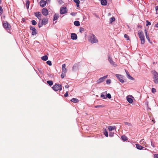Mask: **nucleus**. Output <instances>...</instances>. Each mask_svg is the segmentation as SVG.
<instances>
[{"label": "nucleus", "mask_w": 158, "mask_h": 158, "mask_svg": "<svg viewBox=\"0 0 158 158\" xmlns=\"http://www.w3.org/2000/svg\"><path fill=\"white\" fill-rule=\"evenodd\" d=\"M106 97V98H108L109 99H110L111 98V95L110 94H107Z\"/></svg>", "instance_id": "e433bc0d"}, {"label": "nucleus", "mask_w": 158, "mask_h": 158, "mask_svg": "<svg viewBox=\"0 0 158 158\" xmlns=\"http://www.w3.org/2000/svg\"><path fill=\"white\" fill-rule=\"evenodd\" d=\"M152 73L153 75V78L154 83L156 84H158V73L155 70L153 71Z\"/></svg>", "instance_id": "f03ea898"}, {"label": "nucleus", "mask_w": 158, "mask_h": 158, "mask_svg": "<svg viewBox=\"0 0 158 158\" xmlns=\"http://www.w3.org/2000/svg\"><path fill=\"white\" fill-rule=\"evenodd\" d=\"M48 19L47 18L43 19L42 21V23L44 25L48 23Z\"/></svg>", "instance_id": "4468645a"}, {"label": "nucleus", "mask_w": 158, "mask_h": 158, "mask_svg": "<svg viewBox=\"0 0 158 158\" xmlns=\"http://www.w3.org/2000/svg\"><path fill=\"white\" fill-rule=\"evenodd\" d=\"M46 4V2L44 0H41L40 2V6L42 7H44Z\"/></svg>", "instance_id": "9d476101"}, {"label": "nucleus", "mask_w": 158, "mask_h": 158, "mask_svg": "<svg viewBox=\"0 0 158 158\" xmlns=\"http://www.w3.org/2000/svg\"><path fill=\"white\" fill-rule=\"evenodd\" d=\"M75 13H71V15H74Z\"/></svg>", "instance_id": "052dcab7"}, {"label": "nucleus", "mask_w": 158, "mask_h": 158, "mask_svg": "<svg viewBox=\"0 0 158 158\" xmlns=\"http://www.w3.org/2000/svg\"><path fill=\"white\" fill-rule=\"evenodd\" d=\"M31 23L33 25H35L36 24L37 22L35 21V20H33L31 21Z\"/></svg>", "instance_id": "72a5a7b5"}, {"label": "nucleus", "mask_w": 158, "mask_h": 158, "mask_svg": "<svg viewBox=\"0 0 158 158\" xmlns=\"http://www.w3.org/2000/svg\"><path fill=\"white\" fill-rule=\"evenodd\" d=\"M146 38H147V39L148 40H149V35H146Z\"/></svg>", "instance_id": "13d9d810"}, {"label": "nucleus", "mask_w": 158, "mask_h": 158, "mask_svg": "<svg viewBox=\"0 0 158 158\" xmlns=\"http://www.w3.org/2000/svg\"><path fill=\"white\" fill-rule=\"evenodd\" d=\"M65 67H66V65L65 64H62V69H66L65 68Z\"/></svg>", "instance_id": "49530a36"}, {"label": "nucleus", "mask_w": 158, "mask_h": 158, "mask_svg": "<svg viewBox=\"0 0 158 158\" xmlns=\"http://www.w3.org/2000/svg\"><path fill=\"white\" fill-rule=\"evenodd\" d=\"M65 75V73H62L61 74V77L62 78H64Z\"/></svg>", "instance_id": "79ce46f5"}, {"label": "nucleus", "mask_w": 158, "mask_h": 158, "mask_svg": "<svg viewBox=\"0 0 158 158\" xmlns=\"http://www.w3.org/2000/svg\"><path fill=\"white\" fill-rule=\"evenodd\" d=\"M46 63H47V64L48 65L50 66H51L52 65V63H51V61L50 60H48V61H47Z\"/></svg>", "instance_id": "58836bf2"}, {"label": "nucleus", "mask_w": 158, "mask_h": 158, "mask_svg": "<svg viewBox=\"0 0 158 158\" xmlns=\"http://www.w3.org/2000/svg\"><path fill=\"white\" fill-rule=\"evenodd\" d=\"M127 77L130 80H134V79L131 76L130 74L127 75Z\"/></svg>", "instance_id": "2f4dec72"}, {"label": "nucleus", "mask_w": 158, "mask_h": 158, "mask_svg": "<svg viewBox=\"0 0 158 158\" xmlns=\"http://www.w3.org/2000/svg\"><path fill=\"white\" fill-rule=\"evenodd\" d=\"M125 72H126V74H127V75H128L129 74L128 71H127V70H125Z\"/></svg>", "instance_id": "4d7b16f0"}, {"label": "nucleus", "mask_w": 158, "mask_h": 158, "mask_svg": "<svg viewBox=\"0 0 158 158\" xmlns=\"http://www.w3.org/2000/svg\"><path fill=\"white\" fill-rule=\"evenodd\" d=\"M152 92L154 93L156 92V89H155L154 88H152Z\"/></svg>", "instance_id": "09e8293b"}, {"label": "nucleus", "mask_w": 158, "mask_h": 158, "mask_svg": "<svg viewBox=\"0 0 158 158\" xmlns=\"http://www.w3.org/2000/svg\"><path fill=\"white\" fill-rule=\"evenodd\" d=\"M74 2L76 3V6L77 7L79 6L80 2L79 0H73Z\"/></svg>", "instance_id": "5701e85b"}, {"label": "nucleus", "mask_w": 158, "mask_h": 158, "mask_svg": "<svg viewBox=\"0 0 158 158\" xmlns=\"http://www.w3.org/2000/svg\"><path fill=\"white\" fill-rule=\"evenodd\" d=\"M106 92L102 93L101 95V97L103 99H106V97L105 95Z\"/></svg>", "instance_id": "393cba45"}, {"label": "nucleus", "mask_w": 158, "mask_h": 158, "mask_svg": "<svg viewBox=\"0 0 158 158\" xmlns=\"http://www.w3.org/2000/svg\"><path fill=\"white\" fill-rule=\"evenodd\" d=\"M138 34L139 38L144 36L143 31L141 30H139L138 31Z\"/></svg>", "instance_id": "dca6fc26"}, {"label": "nucleus", "mask_w": 158, "mask_h": 158, "mask_svg": "<svg viewBox=\"0 0 158 158\" xmlns=\"http://www.w3.org/2000/svg\"><path fill=\"white\" fill-rule=\"evenodd\" d=\"M124 124H125V125H130V124L129 123H128V122H125L124 123Z\"/></svg>", "instance_id": "5fc2aeb1"}, {"label": "nucleus", "mask_w": 158, "mask_h": 158, "mask_svg": "<svg viewBox=\"0 0 158 158\" xmlns=\"http://www.w3.org/2000/svg\"><path fill=\"white\" fill-rule=\"evenodd\" d=\"M71 101L74 103H76L78 101V100L77 98H73L71 100Z\"/></svg>", "instance_id": "bb28decb"}, {"label": "nucleus", "mask_w": 158, "mask_h": 158, "mask_svg": "<svg viewBox=\"0 0 158 158\" xmlns=\"http://www.w3.org/2000/svg\"><path fill=\"white\" fill-rule=\"evenodd\" d=\"M136 148L138 149L141 150L143 148H144L142 146L139 144H136Z\"/></svg>", "instance_id": "6ab92c4d"}, {"label": "nucleus", "mask_w": 158, "mask_h": 158, "mask_svg": "<svg viewBox=\"0 0 158 158\" xmlns=\"http://www.w3.org/2000/svg\"><path fill=\"white\" fill-rule=\"evenodd\" d=\"M146 22L147 23L146 25L147 26L148 25H150L151 24V23L148 20L146 21Z\"/></svg>", "instance_id": "c03bdc74"}, {"label": "nucleus", "mask_w": 158, "mask_h": 158, "mask_svg": "<svg viewBox=\"0 0 158 158\" xmlns=\"http://www.w3.org/2000/svg\"><path fill=\"white\" fill-rule=\"evenodd\" d=\"M151 143L152 146L154 148L155 147V145L154 144L152 143V141H151Z\"/></svg>", "instance_id": "864d4df0"}, {"label": "nucleus", "mask_w": 158, "mask_h": 158, "mask_svg": "<svg viewBox=\"0 0 158 158\" xmlns=\"http://www.w3.org/2000/svg\"><path fill=\"white\" fill-rule=\"evenodd\" d=\"M104 135L106 137H108V132L106 131V130L105 132H104Z\"/></svg>", "instance_id": "f704fd0d"}, {"label": "nucleus", "mask_w": 158, "mask_h": 158, "mask_svg": "<svg viewBox=\"0 0 158 158\" xmlns=\"http://www.w3.org/2000/svg\"><path fill=\"white\" fill-rule=\"evenodd\" d=\"M116 129V127L115 126H110L108 127V130L110 131H111L113 130Z\"/></svg>", "instance_id": "a211bd4d"}, {"label": "nucleus", "mask_w": 158, "mask_h": 158, "mask_svg": "<svg viewBox=\"0 0 158 158\" xmlns=\"http://www.w3.org/2000/svg\"><path fill=\"white\" fill-rule=\"evenodd\" d=\"M59 16L60 15L58 13L55 14L53 16V20L55 21L57 20Z\"/></svg>", "instance_id": "2eb2a0df"}, {"label": "nucleus", "mask_w": 158, "mask_h": 158, "mask_svg": "<svg viewBox=\"0 0 158 158\" xmlns=\"http://www.w3.org/2000/svg\"><path fill=\"white\" fill-rule=\"evenodd\" d=\"M108 60L111 64L112 65L114 64V62L113 61L112 58H111L109 56L108 57Z\"/></svg>", "instance_id": "412c9836"}, {"label": "nucleus", "mask_w": 158, "mask_h": 158, "mask_svg": "<svg viewBox=\"0 0 158 158\" xmlns=\"http://www.w3.org/2000/svg\"><path fill=\"white\" fill-rule=\"evenodd\" d=\"M140 143L141 144L144 145L146 143V142H145V140L144 139H142L140 141Z\"/></svg>", "instance_id": "cd10ccee"}, {"label": "nucleus", "mask_w": 158, "mask_h": 158, "mask_svg": "<svg viewBox=\"0 0 158 158\" xmlns=\"http://www.w3.org/2000/svg\"><path fill=\"white\" fill-rule=\"evenodd\" d=\"M30 29L32 31L31 34L32 35H36L37 34V32L35 28L33 26L30 27Z\"/></svg>", "instance_id": "20e7f679"}, {"label": "nucleus", "mask_w": 158, "mask_h": 158, "mask_svg": "<svg viewBox=\"0 0 158 158\" xmlns=\"http://www.w3.org/2000/svg\"><path fill=\"white\" fill-rule=\"evenodd\" d=\"M53 89L55 91H60L62 89V86L60 84H55L52 87Z\"/></svg>", "instance_id": "7ed1b4c3"}, {"label": "nucleus", "mask_w": 158, "mask_h": 158, "mask_svg": "<svg viewBox=\"0 0 158 158\" xmlns=\"http://www.w3.org/2000/svg\"><path fill=\"white\" fill-rule=\"evenodd\" d=\"M133 98L131 95L128 96L127 97V99L129 103H131L133 102V100L131 98Z\"/></svg>", "instance_id": "9b49d317"}, {"label": "nucleus", "mask_w": 158, "mask_h": 158, "mask_svg": "<svg viewBox=\"0 0 158 158\" xmlns=\"http://www.w3.org/2000/svg\"><path fill=\"white\" fill-rule=\"evenodd\" d=\"M154 158H158V154H155L154 155Z\"/></svg>", "instance_id": "de8ad7c7"}, {"label": "nucleus", "mask_w": 158, "mask_h": 158, "mask_svg": "<svg viewBox=\"0 0 158 158\" xmlns=\"http://www.w3.org/2000/svg\"><path fill=\"white\" fill-rule=\"evenodd\" d=\"M110 15V14L109 13V15Z\"/></svg>", "instance_id": "69168bd1"}, {"label": "nucleus", "mask_w": 158, "mask_h": 158, "mask_svg": "<svg viewBox=\"0 0 158 158\" xmlns=\"http://www.w3.org/2000/svg\"><path fill=\"white\" fill-rule=\"evenodd\" d=\"M110 15V14L109 13V15Z\"/></svg>", "instance_id": "338daca9"}, {"label": "nucleus", "mask_w": 158, "mask_h": 158, "mask_svg": "<svg viewBox=\"0 0 158 158\" xmlns=\"http://www.w3.org/2000/svg\"><path fill=\"white\" fill-rule=\"evenodd\" d=\"M41 59L44 61H46L48 59V57L47 55L41 57Z\"/></svg>", "instance_id": "b1692460"}, {"label": "nucleus", "mask_w": 158, "mask_h": 158, "mask_svg": "<svg viewBox=\"0 0 158 158\" xmlns=\"http://www.w3.org/2000/svg\"><path fill=\"white\" fill-rule=\"evenodd\" d=\"M156 11V13L158 12V6H156L155 7Z\"/></svg>", "instance_id": "8fccbe9b"}, {"label": "nucleus", "mask_w": 158, "mask_h": 158, "mask_svg": "<svg viewBox=\"0 0 158 158\" xmlns=\"http://www.w3.org/2000/svg\"><path fill=\"white\" fill-rule=\"evenodd\" d=\"M122 139L124 141H126L127 140V138L125 135H123L121 136Z\"/></svg>", "instance_id": "c85d7f7f"}, {"label": "nucleus", "mask_w": 158, "mask_h": 158, "mask_svg": "<svg viewBox=\"0 0 158 158\" xmlns=\"http://www.w3.org/2000/svg\"><path fill=\"white\" fill-rule=\"evenodd\" d=\"M158 2V0H156Z\"/></svg>", "instance_id": "774afa93"}, {"label": "nucleus", "mask_w": 158, "mask_h": 158, "mask_svg": "<svg viewBox=\"0 0 158 158\" xmlns=\"http://www.w3.org/2000/svg\"><path fill=\"white\" fill-rule=\"evenodd\" d=\"M144 31H145V35L146 36V35H148V34L147 33L146 30V29H145Z\"/></svg>", "instance_id": "6e6d98bb"}, {"label": "nucleus", "mask_w": 158, "mask_h": 158, "mask_svg": "<svg viewBox=\"0 0 158 158\" xmlns=\"http://www.w3.org/2000/svg\"><path fill=\"white\" fill-rule=\"evenodd\" d=\"M116 77L119 80L121 83H123L124 82V80L123 79V76L119 74H116Z\"/></svg>", "instance_id": "423d86ee"}, {"label": "nucleus", "mask_w": 158, "mask_h": 158, "mask_svg": "<svg viewBox=\"0 0 158 158\" xmlns=\"http://www.w3.org/2000/svg\"><path fill=\"white\" fill-rule=\"evenodd\" d=\"M65 87L66 88H68L69 87V85H66L65 86Z\"/></svg>", "instance_id": "bf43d9fd"}, {"label": "nucleus", "mask_w": 158, "mask_h": 158, "mask_svg": "<svg viewBox=\"0 0 158 158\" xmlns=\"http://www.w3.org/2000/svg\"><path fill=\"white\" fill-rule=\"evenodd\" d=\"M47 82L50 86L52 85L53 84L52 81H48Z\"/></svg>", "instance_id": "c756f323"}, {"label": "nucleus", "mask_w": 158, "mask_h": 158, "mask_svg": "<svg viewBox=\"0 0 158 158\" xmlns=\"http://www.w3.org/2000/svg\"><path fill=\"white\" fill-rule=\"evenodd\" d=\"M115 20V18L114 17H112L110 19V23H112V22L114 21Z\"/></svg>", "instance_id": "473e14b6"}, {"label": "nucleus", "mask_w": 158, "mask_h": 158, "mask_svg": "<svg viewBox=\"0 0 158 158\" xmlns=\"http://www.w3.org/2000/svg\"><path fill=\"white\" fill-rule=\"evenodd\" d=\"M85 16H84L83 17V20H84V19H85Z\"/></svg>", "instance_id": "680f3d73"}, {"label": "nucleus", "mask_w": 158, "mask_h": 158, "mask_svg": "<svg viewBox=\"0 0 158 158\" xmlns=\"http://www.w3.org/2000/svg\"><path fill=\"white\" fill-rule=\"evenodd\" d=\"M107 75L104 76L103 77L100 78L99 79L97 80V82L98 84H99L101 83L104 80H105L106 78H107Z\"/></svg>", "instance_id": "0eeeda50"}, {"label": "nucleus", "mask_w": 158, "mask_h": 158, "mask_svg": "<svg viewBox=\"0 0 158 158\" xmlns=\"http://www.w3.org/2000/svg\"><path fill=\"white\" fill-rule=\"evenodd\" d=\"M101 3L102 6H105L107 4V0H101Z\"/></svg>", "instance_id": "f3484780"}, {"label": "nucleus", "mask_w": 158, "mask_h": 158, "mask_svg": "<svg viewBox=\"0 0 158 158\" xmlns=\"http://www.w3.org/2000/svg\"><path fill=\"white\" fill-rule=\"evenodd\" d=\"M124 37L126 38L127 39V40H129V36H128V35H127V34H125L124 35Z\"/></svg>", "instance_id": "4c0bfd02"}, {"label": "nucleus", "mask_w": 158, "mask_h": 158, "mask_svg": "<svg viewBox=\"0 0 158 158\" xmlns=\"http://www.w3.org/2000/svg\"><path fill=\"white\" fill-rule=\"evenodd\" d=\"M25 20V19H23V21H24V20Z\"/></svg>", "instance_id": "0e129e2a"}, {"label": "nucleus", "mask_w": 158, "mask_h": 158, "mask_svg": "<svg viewBox=\"0 0 158 158\" xmlns=\"http://www.w3.org/2000/svg\"><path fill=\"white\" fill-rule=\"evenodd\" d=\"M84 31V29L83 28L81 27L79 29V31L80 32L82 33Z\"/></svg>", "instance_id": "c9c22d12"}, {"label": "nucleus", "mask_w": 158, "mask_h": 158, "mask_svg": "<svg viewBox=\"0 0 158 158\" xmlns=\"http://www.w3.org/2000/svg\"><path fill=\"white\" fill-rule=\"evenodd\" d=\"M74 25L77 26H78L80 25V22L79 21H76L74 22Z\"/></svg>", "instance_id": "a878e982"}, {"label": "nucleus", "mask_w": 158, "mask_h": 158, "mask_svg": "<svg viewBox=\"0 0 158 158\" xmlns=\"http://www.w3.org/2000/svg\"><path fill=\"white\" fill-rule=\"evenodd\" d=\"M29 4H30V2L29 0H27L26 1V7L27 9H28L29 7Z\"/></svg>", "instance_id": "7c9ffc66"}, {"label": "nucleus", "mask_w": 158, "mask_h": 158, "mask_svg": "<svg viewBox=\"0 0 158 158\" xmlns=\"http://www.w3.org/2000/svg\"><path fill=\"white\" fill-rule=\"evenodd\" d=\"M89 41L92 44L96 43L98 42L97 37L93 34L89 35Z\"/></svg>", "instance_id": "f257e3e1"}, {"label": "nucleus", "mask_w": 158, "mask_h": 158, "mask_svg": "<svg viewBox=\"0 0 158 158\" xmlns=\"http://www.w3.org/2000/svg\"><path fill=\"white\" fill-rule=\"evenodd\" d=\"M148 40V41L149 42H150V39H149V40Z\"/></svg>", "instance_id": "e2e57ef3"}, {"label": "nucleus", "mask_w": 158, "mask_h": 158, "mask_svg": "<svg viewBox=\"0 0 158 158\" xmlns=\"http://www.w3.org/2000/svg\"><path fill=\"white\" fill-rule=\"evenodd\" d=\"M103 107V106L102 105H97V106H95L94 107L97 108H98V107Z\"/></svg>", "instance_id": "a18cd8bd"}, {"label": "nucleus", "mask_w": 158, "mask_h": 158, "mask_svg": "<svg viewBox=\"0 0 158 158\" xmlns=\"http://www.w3.org/2000/svg\"><path fill=\"white\" fill-rule=\"evenodd\" d=\"M71 39L73 40H76L77 39V36L75 33H72L71 35Z\"/></svg>", "instance_id": "f8f14e48"}, {"label": "nucleus", "mask_w": 158, "mask_h": 158, "mask_svg": "<svg viewBox=\"0 0 158 158\" xmlns=\"http://www.w3.org/2000/svg\"><path fill=\"white\" fill-rule=\"evenodd\" d=\"M77 64H74L72 67V70L73 71H74L76 70L77 69Z\"/></svg>", "instance_id": "4be33fe9"}, {"label": "nucleus", "mask_w": 158, "mask_h": 158, "mask_svg": "<svg viewBox=\"0 0 158 158\" xmlns=\"http://www.w3.org/2000/svg\"><path fill=\"white\" fill-rule=\"evenodd\" d=\"M42 13L44 16H47L48 15V10L45 8H43L42 10Z\"/></svg>", "instance_id": "6e6552de"}, {"label": "nucleus", "mask_w": 158, "mask_h": 158, "mask_svg": "<svg viewBox=\"0 0 158 158\" xmlns=\"http://www.w3.org/2000/svg\"><path fill=\"white\" fill-rule=\"evenodd\" d=\"M114 133L112 132H110L109 133V136L110 137H112L114 136Z\"/></svg>", "instance_id": "ea45409f"}, {"label": "nucleus", "mask_w": 158, "mask_h": 158, "mask_svg": "<svg viewBox=\"0 0 158 158\" xmlns=\"http://www.w3.org/2000/svg\"><path fill=\"white\" fill-rule=\"evenodd\" d=\"M62 73H65L67 71V69H62Z\"/></svg>", "instance_id": "a19ab883"}, {"label": "nucleus", "mask_w": 158, "mask_h": 158, "mask_svg": "<svg viewBox=\"0 0 158 158\" xmlns=\"http://www.w3.org/2000/svg\"><path fill=\"white\" fill-rule=\"evenodd\" d=\"M111 83V80L108 79L106 81V83L107 84H110Z\"/></svg>", "instance_id": "37998d69"}, {"label": "nucleus", "mask_w": 158, "mask_h": 158, "mask_svg": "<svg viewBox=\"0 0 158 158\" xmlns=\"http://www.w3.org/2000/svg\"><path fill=\"white\" fill-rule=\"evenodd\" d=\"M140 40L141 41V44H143L145 42V40L144 36L140 38Z\"/></svg>", "instance_id": "aec40b11"}, {"label": "nucleus", "mask_w": 158, "mask_h": 158, "mask_svg": "<svg viewBox=\"0 0 158 158\" xmlns=\"http://www.w3.org/2000/svg\"><path fill=\"white\" fill-rule=\"evenodd\" d=\"M35 16L39 20H41V17L42 16L40 13L39 12H38L35 13Z\"/></svg>", "instance_id": "1a4fd4ad"}, {"label": "nucleus", "mask_w": 158, "mask_h": 158, "mask_svg": "<svg viewBox=\"0 0 158 158\" xmlns=\"http://www.w3.org/2000/svg\"><path fill=\"white\" fill-rule=\"evenodd\" d=\"M3 25L4 28L6 29H9L10 27H9V26L10 27L8 23L7 22H6L5 23H3Z\"/></svg>", "instance_id": "ddd939ff"}, {"label": "nucleus", "mask_w": 158, "mask_h": 158, "mask_svg": "<svg viewBox=\"0 0 158 158\" xmlns=\"http://www.w3.org/2000/svg\"><path fill=\"white\" fill-rule=\"evenodd\" d=\"M64 96L65 97H67L68 96V92H67L64 94Z\"/></svg>", "instance_id": "3c124183"}, {"label": "nucleus", "mask_w": 158, "mask_h": 158, "mask_svg": "<svg viewBox=\"0 0 158 158\" xmlns=\"http://www.w3.org/2000/svg\"><path fill=\"white\" fill-rule=\"evenodd\" d=\"M44 25L43 24H42V23H41V24H40V23H39L38 24V27L39 28H40V27H41L42 25Z\"/></svg>", "instance_id": "603ef678"}, {"label": "nucleus", "mask_w": 158, "mask_h": 158, "mask_svg": "<svg viewBox=\"0 0 158 158\" xmlns=\"http://www.w3.org/2000/svg\"><path fill=\"white\" fill-rule=\"evenodd\" d=\"M67 9L65 7H63L60 8V13L63 14L67 12Z\"/></svg>", "instance_id": "39448f33"}]
</instances>
